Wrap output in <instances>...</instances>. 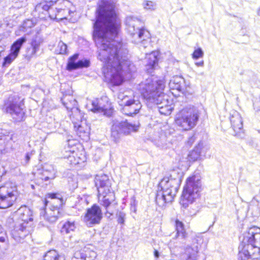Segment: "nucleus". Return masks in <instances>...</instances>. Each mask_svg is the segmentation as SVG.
<instances>
[{
	"mask_svg": "<svg viewBox=\"0 0 260 260\" xmlns=\"http://www.w3.org/2000/svg\"><path fill=\"white\" fill-rule=\"evenodd\" d=\"M94 182L99 193L104 194L111 190V182L108 175L103 173L96 175Z\"/></svg>",
	"mask_w": 260,
	"mask_h": 260,
	"instance_id": "nucleus-18",
	"label": "nucleus"
},
{
	"mask_svg": "<svg viewBox=\"0 0 260 260\" xmlns=\"http://www.w3.org/2000/svg\"><path fill=\"white\" fill-rule=\"evenodd\" d=\"M257 14L258 16H260V8L258 9V10L257 11Z\"/></svg>",
	"mask_w": 260,
	"mask_h": 260,
	"instance_id": "nucleus-54",
	"label": "nucleus"
},
{
	"mask_svg": "<svg viewBox=\"0 0 260 260\" xmlns=\"http://www.w3.org/2000/svg\"><path fill=\"white\" fill-rule=\"evenodd\" d=\"M230 121L234 131L237 132L236 135H238L243 129V121L241 116L238 112H234L231 117Z\"/></svg>",
	"mask_w": 260,
	"mask_h": 260,
	"instance_id": "nucleus-30",
	"label": "nucleus"
},
{
	"mask_svg": "<svg viewBox=\"0 0 260 260\" xmlns=\"http://www.w3.org/2000/svg\"><path fill=\"white\" fill-rule=\"evenodd\" d=\"M202 145V144H199V145L196 147L194 150L189 153L188 155L189 160L196 161L200 158L201 155V149Z\"/></svg>",
	"mask_w": 260,
	"mask_h": 260,
	"instance_id": "nucleus-37",
	"label": "nucleus"
},
{
	"mask_svg": "<svg viewBox=\"0 0 260 260\" xmlns=\"http://www.w3.org/2000/svg\"><path fill=\"white\" fill-rule=\"evenodd\" d=\"M201 190V182L198 177L192 176L188 178L183 188L180 204L184 208H187L189 204L192 203L199 197Z\"/></svg>",
	"mask_w": 260,
	"mask_h": 260,
	"instance_id": "nucleus-7",
	"label": "nucleus"
},
{
	"mask_svg": "<svg viewBox=\"0 0 260 260\" xmlns=\"http://www.w3.org/2000/svg\"><path fill=\"white\" fill-rule=\"evenodd\" d=\"M19 215L18 220L22 222H27L28 224L31 225L33 218L32 217V211L27 207H21L17 211Z\"/></svg>",
	"mask_w": 260,
	"mask_h": 260,
	"instance_id": "nucleus-27",
	"label": "nucleus"
},
{
	"mask_svg": "<svg viewBox=\"0 0 260 260\" xmlns=\"http://www.w3.org/2000/svg\"><path fill=\"white\" fill-rule=\"evenodd\" d=\"M30 226L27 222L18 220L11 231L12 238L16 242H20L29 233Z\"/></svg>",
	"mask_w": 260,
	"mask_h": 260,
	"instance_id": "nucleus-15",
	"label": "nucleus"
},
{
	"mask_svg": "<svg viewBox=\"0 0 260 260\" xmlns=\"http://www.w3.org/2000/svg\"><path fill=\"white\" fill-rule=\"evenodd\" d=\"M78 54H75L70 57L67 66V69L69 71H72L81 68H87L90 65V62L87 59L79 60L76 62L78 58Z\"/></svg>",
	"mask_w": 260,
	"mask_h": 260,
	"instance_id": "nucleus-24",
	"label": "nucleus"
},
{
	"mask_svg": "<svg viewBox=\"0 0 260 260\" xmlns=\"http://www.w3.org/2000/svg\"><path fill=\"white\" fill-rule=\"evenodd\" d=\"M19 192L17 185L12 182H7L0 186V208L12 207L16 202Z\"/></svg>",
	"mask_w": 260,
	"mask_h": 260,
	"instance_id": "nucleus-8",
	"label": "nucleus"
},
{
	"mask_svg": "<svg viewBox=\"0 0 260 260\" xmlns=\"http://www.w3.org/2000/svg\"><path fill=\"white\" fill-rule=\"evenodd\" d=\"M204 72H202L200 74V75H204Z\"/></svg>",
	"mask_w": 260,
	"mask_h": 260,
	"instance_id": "nucleus-55",
	"label": "nucleus"
},
{
	"mask_svg": "<svg viewBox=\"0 0 260 260\" xmlns=\"http://www.w3.org/2000/svg\"><path fill=\"white\" fill-rule=\"evenodd\" d=\"M96 257V252L85 247L79 251H76L71 260H94Z\"/></svg>",
	"mask_w": 260,
	"mask_h": 260,
	"instance_id": "nucleus-23",
	"label": "nucleus"
},
{
	"mask_svg": "<svg viewBox=\"0 0 260 260\" xmlns=\"http://www.w3.org/2000/svg\"><path fill=\"white\" fill-rule=\"evenodd\" d=\"M198 240L195 239V241L191 245H187L181 247L184 250L183 260H199L200 256L199 246Z\"/></svg>",
	"mask_w": 260,
	"mask_h": 260,
	"instance_id": "nucleus-20",
	"label": "nucleus"
},
{
	"mask_svg": "<svg viewBox=\"0 0 260 260\" xmlns=\"http://www.w3.org/2000/svg\"><path fill=\"white\" fill-rule=\"evenodd\" d=\"M117 222L121 225H124L126 219V214L123 211H118L116 213Z\"/></svg>",
	"mask_w": 260,
	"mask_h": 260,
	"instance_id": "nucleus-41",
	"label": "nucleus"
},
{
	"mask_svg": "<svg viewBox=\"0 0 260 260\" xmlns=\"http://www.w3.org/2000/svg\"><path fill=\"white\" fill-rule=\"evenodd\" d=\"M99 194L100 196L99 197L100 204L105 208L106 215L109 217L114 213V210L111 209L112 206H113V202L114 201V192L110 190L109 192Z\"/></svg>",
	"mask_w": 260,
	"mask_h": 260,
	"instance_id": "nucleus-19",
	"label": "nucleus"
},
{
	"mask_svg": "<svg viewBox=\"0 0 260 260\" xmlns=\"http://www.w3.org/2000/svg\"><path fill=\"white\" fill-rule=\"evenodd\" d=\"M154 255L156 258H158L159 255V252L157 250H155L154 251Z\"/></svg>",
	"mask_w": 260,
	"mask_h": 260,
	"instance_id": "nucleus-51",
	"label": "nucleus"
},
{
	"mask_svg": "<svg viewBox=\"0 0 260 260\" xmlns=\"http://www.w3.org/2000/svg\"><path fill=\"white\" fill-rule=\"evenodd\" d=\"M156 144H157V146H158L159 147H164L166 146L165 143L161 142V143H157Z\"/></svg>",
	"mask_w": 260,
	"mask_h": 260,
	"instance_id": "nucleus-52",
	"label": "nucleus"
},
{
	"mask_svg": "<svg viewBox=\"0 0 260 260\" xmlns=\"http://www.w3.org/2000/svg\"><path fill=\"white\" fill-rule=\"evenodd\" d=\"M143 6L144 8L147 10H154L156 7V4L152 1H144Z\"/></svg>",
	"mask_w": 260,
	"mask_h": 260,
	"instance_id": "nucleus-42",
	"label": "nucleus"
},
{
	"mask_svg": "<svg viewBox=\"0 0 260 260\" xmlns=\"http://www.w3.org/2000/svg\"><path fill=\"white\" fill-rule=\"evenodd\" d=\"M7 239V238L6 235L0 236V242H2V243L6 242Z\"/></svg>",
	"mask_w": 260,
	"mask_h": 260,
	"instance_id": "nucleus-49",
	"label": "nucleus"
},
{
	"mask_svg": "<svg viewBox=\"0 0 260 260\" xmlns=\"http://www.w3.org/2000/svg\"><path fill=\"white\" fill-rule=\"evenodd\" d=\"M180 184L179 179L171 176L165 177L161 180L155 197L156 204L163 207L166 203L172 202L177 193Z\"/></svg>",
	"mask_w": 260,
	"mask_h": 260,
	"instance_id": "nucleus-4",
	"label": "nucleus"
},
{
	"mask_svg": "<svg viewBox=\"0 0 260 260\" xmlns=\"http://www.w3.org/2000/svg\"><path fill=\"white\" fill-rule=\"evenodd\" d=\"M53 1L40 3L36 5L35 12L38 13V17L43 18L45 17L42 15L48 14L49 16V12L53 5Z\"/></svg>",
	"mask_w": 260,
	"mask_h": 260,
	"instance_id": "nucleus-28",
	"label": "nucleus"
},
{
	"mask_svg": "<svg viewBox=\"0 0 260 260\" xmlns=\"http://www.w3.org/2000/svg\"><path fill=\"white\" fill-rule=\"evenodd\" d=\"M76 229L74 221H67L62 226L60 232L62 234H67L74 231Z\"/></svg>",
	"mask_w": 260,
	"mask_h": 260,
	"instance_id": "nucleus-34",
	"label": "nucleus"
},
{
	"mask_svg": "<svg viewBox=\"0 0 260 260\" xmlns=\"http://www.w3.org/2000/svg\"><path fill=\"white\" fill-rule=\"evenodd\" d=\"M238 260H259L260 228H250L239 246Z\"/></svg>",
	"mask_w": 260,
	"mask_h": 260,
	"instance_id": "nucleus-3",
	"label": "nucleus"
},
{
	"mask_svg": "<svg viewBox=\"0 0 260 260\" xmlns=\"http://www.w3.org/2000/svg\"><path fill=\"white\" fill-rule=\"evenodd\" d=\"M117 102L122 108L123 114L132 116L137 114L142 107V104L138 98L133 95H127L126 93H119Z\"/></svg>",
	"mask_w": 260,
	"mask_h": 260,
	"instance_id": "nucleus-9",
	"label": "nucleus"
},
{
	"mask_svg": "<svg viewBox=\"0 0 260 260\" xmlns=\"http://www.w3.org/2000/svg\"><path fill=\"white\" fill-rule=\"evenodd\" d=\"M26 38L23 36L15 41L11 46L10 53L4 58L3 66L11 63L18 56L22 45L26 42Z\"/></svg>",
	"mask_w": 260,
	"mask_h": 260,
	"instance_id": "nucleus-17",
	"label": "nucleus"
},
{
	"mask_svg": "<svg viewBox=\"0 0 260 260\" xmlns=\"http://www.w3.org/2000/svg\"><path fill=\"white\" fill-rule=\"evenodd\" d=\"M43 42L42 38L39 35L34 36L30 42V45L32 49L30 52L28 53V55L30 57H32L38 52L40 49V46Z\"/></svg>",
	"mask_w": 260,
	"mask_h": 260,
	"instance_id": "nucleus-32",
	"label": "nucleus"
},
{
	"mask_svg": "<svg viewBox=\"0 0 260 260\" xmlns=\"http://www.w3.org/2000/svg\"><path fill=\"white\" fill-rule=\"evenodd\" d=\"M70 10L60 8V10H54V7L52 6L49 12V17L51 19L56 20L58 21L64 19H67Z\"/></svg>",
	"mask_w": 260,
	"mask_h": 260,
	"instance_id": "nucleus-26",
	"label": "nucleus"
},
{
	"mask_svg": "<svg viewBox=\"0 0 260 260\" xmlns=\"http://www.w3.org/2000/svg\"><path fill=\"white\" fill-rule=\"evenodd\" d=\"M31 187L32 188H34V186L33 185H31Z\"/></svg>",
	"mask_w": 260,
	"mask_h": 260,
	"instance_id": "nucleus-56",
	"label": "nucleus"
},
{
	"mask_svg": "<svg viewBox=\"0 0 260 260\" xmlns=\"http://www.w3.org/2000/svg\"><path fill=\"white\" fill-rule=\"evenodd\" d=\"M126 29L128 33L134 38L135 43H139L145 40L148 38L149 34L143 27L142 22L138 18L128 16L125 20Z\"/></svg>",
	"mask_w": 260,
	"mask_h": 260,
	"instance_id": "nucleus-10",
	"label": "nucleus"
},
{
	"mask_svg": "<svg viewBox=\"0 0 260 260\" xmlns=\"http://www.w3.org/2000/svg\"><path fill=\"white\" fill-rule=\"evenodd\" d=\"M204 52L201 48H198L194 50L192 54V57L194 59H198L202 58L204 56Z\"/></svg>",
	"mask_w": 260,
	"mask_h": 260,
	"instance_id": "nucleus-43",
	"label": "nucleus"
},
{
	"mask_svg": "<svg viewBox=\"0 0 260 260\" xmlns=\"http://www.w3.org/2000/svg\"><path fill=\"white\" fill-rule=\"evenodd\" d=\"M87 205L86 199L85 198H81L78 199V202H76L75 206L77 208L80 209V207L81 208H84Z\"/></svg>",
	"mask_w": 260,
	"mask_h": 260,
	"instance_id": "nucleus-44",
	"label": "nucleus"
},
{
	"mask_svg": "<svg viewBox=\"0 0 260 260\" xmlns=\"http://www.w3.org/2000/svg\"><path fill=\"white\" fill-rule=\"evenodd\" d=\"M34 25L35 23L32 20L26 19L23 21L22 24L20 26L19 29L20 31L25 32L27 31L28 29L34 27Z\"/></svg>",
	"mask_w": 260,
	"mask_h": 260,
	"instance_id": "nucleus-38",
	"label": "nucleus"
},
{
	"mask_svg": "<svg viewBox=\"0 0 260 260\" xmlns=\"http://www.w3.org/2000/svg\"><path fill=\"white\" fill-rule=\"evenodd\" d=\"M71 120L74 124V130L78 136L83 140H87L89 137L90 128L86 124V121L82 120V115L81 114V118L73 116L71 117Z\"/></svg>",
	"mask_w": 260,
	"mask_h": 260,
	"instance_id": "nucleus-16",
	"label": "nucleus"
},
{
	"mask_svg": "<svg viewBox=\"0 0 260 260\" xmlns=\"http://www.w3.org/2000/svg\"><path fill=\"white\" fill-rule=\"evenodd\" d=\"M201 110L193 106H188L181 110L176 116V124L183 130L188 131L197 124Z\"/></svg>",
	"mask_w": 260,
	"mask_h": 260,
	"instance_id": "nucleus-6",
	"label": "nucleus"
},
{
	"mask_svg": "<svg viewBox=\"0 0 260 260\" xmlns=\"http://www.w3.org/2000/svg\"><path fill=\"white\" fill-rule=\"evenodd\" d=\"M7 140H4L7 141V143L6 144V148L2 149L0 148V154L5 153L6 151H8L9 150L12 148V142H14L16 140V137L14 134H12L11 136H8L7 138Z\"/></svg>",
	"mask_w": 260,
	"mask_h": 260,
	"instance_id": "nucleus-36",
	"label": "nucleus"
},
{
	"mask_svg": "<svg viewBox=\"0 0 260 260\" xmlns=\"http://www.w3.org/2000/svg\"><path fill=\"white\" fill-rule=\"evenodd\" d=\"M32 152H28L26 154L25 157V162L24 163V165H26L28 163L30 158V156L32 155Z\"/></svg>",
	"mask_w": 260,
	"mask_h": 260,
	"instance_id": "nucleus-45",
	"label": "nucleus"
},
{
	"mask_svg": "<svg viewBox=\"0 0 260 260\" xmlns=\"http://www.w3.org/2000/svg\"><path fill=\"white\" fill-rule=\"evenodd\" d=\"M176 231L175 238L170 242V248L182 247L185 243V239L187 237V233L184 229V224L178 220H176Z\"/></svg>",
	"mask_w": 260,
	"mask_h": 260,
	"instance_id": "nucleus-13",
	"label": "nucleus"
},
{
	"mask_svg": "<svg viewBox=\"0 0 260 260\" xmlns=\"http://www.w3.org/2000/svg\"><path fill=\"white\" fill-rule=\"evenodd\" d=\"M44 260H66L64 256L59 254L55 250L47 251L44 256Z\"/></svg>",
	"mask_w": 260,
	"mask_h": 260,
	"instance_id": "nucleus-33",
	"label": "nucleus"
},
{
	"mask_svg": "<svg viewBox=\"0 0 260 260\" xmlns=\"http://www.w3.org/2000/svg\"><path fill=\"white\" fill-rule=\"evenodd\" d=\"M67 46L62 41H60L56 49V52L58 54H64L67 53Z\"/></svg>",
	"mask_w": 260,
	"mask_h": 260,
	"instance_id": "nucleus-40",
	"label": "nucleus"
},
{
	"mask_svg": "<svg viewBox=\"0 0 260 260\" xmlns=\"http://www.w3.org/2000/svg\"><path fill=\"white\" fill-rule=\"evenodd\" d=\"M158 140H161L165 142L166 141V140H167L166 137L165 136H161V137H159Z\"/></svg>",
	"mask_w": 260,
	"mask_h": 260,
	"instance_id": "nucleus-53",
	"label": "nucleus"
},
{
	"mask_svg": "<svg viewBox=\"0 0 260 260\" xmlns=\"http://www.w3.org/2000/svg\"><path fill=\"white\" fill-rule=\"evenodd\" d=\"M101 3L96 11L93 38L99 49L98 59L104 63L105 77L119 85L123 81V71H131L128 50L121 42L115 40L119 26L115 4L111 0H102Z\"/></svg>",
	"mask_w": 260,
	"mask_h": 260,
	"instance_id": "nucleus-1",
	"label": "nucleus"
},
{
	"mask_svg": "<svg viewBox=\"0 0 260 260\" xmlns=\"http://www.w3.org/2000/svg\"><path fill=\"white\" fill-rule=\"evenodd\" d=\"M184 79L181 76H174L170 80L169 86L171 90L182 92L185 89Z\"/></svg>",
	"mask_w": 260,
	"mask_h": 260,
	"instance_id": "nucleus-29",
	"label": "nucleus"
},
{
	"mask_svg": "<svg viewBox=\"0 0 260 260\" xmlns=\"http://www.w3.org/2000/svg\"><path fill=\"white\" fill-rule=\"evenodd\" d=\"M62 104L69 111L73 113L71 117L73 116L81 118V113L79 109L77 107V102L72 95H64L61 99Z\"/></svg>",
	"mask_w": 260,
	"mask_h": 260,
	"instance_id": "nucleus-22",
	"label": "nucleus"
},
{
	"mask_svg": "<svg viewBox=\"0 0 260 260\" xmlns=\"http://www.w3.org/2000/svg\"><path fill=\"white\" fill-rule=\"evenodd\" d=\"M5 112L8 114L14 122H20L25 120V112L23 100L15 98L5 104L4 108Z\"/></svg>",
	"mask_w": 260,
	"mask_h": 260,
	"instance_id": "nucleus-11",
	"label": "nucleus"
},
{
	"mask_svg": "<svg viewBox=\"0 0 260 260\" xmlns=\"http://www.w3.org/2000/svg\"><path fill=\"white\" fill-rule=\"evenodd\" d=\"M165 87L164 79L158 80L155 77H150L139 84V90L148 105H158L159 113L162 115H168L172 112L171 106L167 105L160 106L164 102L166 103L164 93Z\"/></svg>",
	"mask_w": 260,
	"mask_h": 260,
	"instance_id": "nucleus-2",
	"label": "nucleus"
},
{
	"mask_svg": "<svg viewBox=\"0 0 260 260\" xmlns=\"http://www.w3.org/2000/svg\"><path fill=\"white\" fill-rule=\"evenodd\" d=\"M77 141L74 140H69L68 141V145L69 147L75 146L77 144Z\"/></svg>",
	"mask_w": 260,
	"mask_h": 260,
	"instance_id": "nucleus-46",
	"label": "nucleus"
},
{
	"mask_svg": "<svg viewBox=\"0 0 260 260\" xmlns=\"http://www.w3.org/2000/svg\"><path fill=\"white\" fill-rule=\"evenodd\" d=\"M111 109V104L107 96H103L91 102V111L93 112H105Z\"/></svg>",
	"mask_w": 260,
	"mask_h": 260,
	"instance_id": "nucleus-21",
	"label": "nucleus"
},
{
	"mask_svg": "<svg viewBox=\"0 0 260 260\" xmlns=\"http://www.w3.org/2000/svg\"><path fill=\"white\" fill-rule=\"evenodd\" d=\"M131 210L134 211L135 212L136 211V205L135 204V201H134V204H131Z\"/></svg>",
	"mask_w": 260,
	"mask_h": 260,
	"instance_id": "nucleus-50",
	"label": "nucleus"
},
{
	"mask_svg": "<svg viewBox=\"0 0 260 260\" xmlns=\"http://www.w3.org/2000/svg\"><path fill=\"white\" fill-rule=\"evenodd\" d=\"M63 202L61 196L56 193H48L46 196L44 205L46 207L49 204L48 209L42 210L41 217L50 223L55 222L62 215V209L60 208Z\"/></svg>",
	"mask_w": 260,
	"mask_h": 260,
	"instance_id": "nucleus-5",
	"label": "nucleus"
},
{
	"mask_svg": "<svg viewBox=\"0 0 260 260\" xmlns=\"http://www.w3.org/2000/svg\"><path fill=\"white\" fill-rule=\"evenodd\" d=\"M69 151V154L66 155L64 157L67 158L68 162L71 165H76L84 161L85 158L84 155L81 154L80 156H78L77 153L74 149Z\"/></svg>",
	"mask_w": 260,
	"mask_h": 260,
	"instance_id": "nucleus-31",
	"label": "nucleus"
},
{
	"mask_svg": "<svg viewBox=\"0 0 260 260\" xmlns=\"http://www.w3.org/2000/svg\"><path fill=\"white\" fill-rule=\"evenodd\" d=\"M53 2L54 10H60V8L69 9L68 7L70 5V2L68 0H56Z\"/></svg>",
	"mask_w": 260,
	"mask_h": 260,
	"instance_id": "nucleus-35",
	"label": "nucleus"
},
{
	"mask_svg": "<svg viewBox=\"0 0 260 260\" xmlns=\"http://www.w3.org/2000/svg\"><path fill=\"white\" fill-rule=\"evenodd\" d=\"M194 140H195V137L194 136H193L189 139V140L188 141V144L189 145H191L193 143Z\"/></svg>",
	"mask_w": 260,
	"mask_h": 260,
	"instance_id": "nucleus-48",
	"label": "nucleus"
},
{
	"mask_svg": "<svg viewBox=\"0 0 260 260\" xmlns=\"http://www.w3.org/2000/svg\"><path fill=\"white\" fill-rule=\"evenodd\" d=\"M103 217L101 208L96 204H94L87 210L86 213L84 217V221L89 226L94 224H99Z\"/></svg>",
	"mask_w": 260,
	"mask_h": 260,
	"instance_id": "nucleus-14",
	"label": "nucleus"
},
{
	"mask_svg": "<svg viewBox=\"0 0 260 260\" xmlns=\"http://www.w3.org/2000/svg\"><path fill=\"white\" fill-rule=\"evenodd\" d=\"M138 125L132 124L127 121H115L111 127V137L112 140L117 143L124 135L130 134L132 132L138 131Z\"/></svg>",
	"mask_w": 260,
	"mask_h": 260,
	"instance_id": "nucleus-12",
	"label": "nucleus"
},
{
	"mask_svg": "<svg viewBox=\"0 0 260 260\" xmlns=\"http://www.w3.org/2000/svg\"><path fill=\"white\" fill-rule=\"evenodd\" d=\"M195 64L197 67H203L204 66V60H201V61H199V62H195Z\"/></svg>",
	"mask_w": 260,
	"mask_h": 260,
	"instance_id": "nucleus-47",
	"label": "nucleus"
},
{
	"mask_svg": "<svg viewBox=\"0 0 260 260\" xmlns=\"http://www.w3.org/2000/svg\"><path fill=\"white\" fill-rule=\"evenodd\" d=\"M157 54V52H153L150 54H149V61L148 63V65L152 68H154L158 62V58L156 56Z\"/></svg>",
	"mask_w": 260,
	"mask_h": 260,
	"instance_id": "nucleus-39",
	"label": "nucleus"
},
{
	"mask_svg": "<svg viewBox=\"0 0 260 260\" xmlns=\"http://www.w3.org/2000/svg\"><path fill=\"white\" fill-rule=\"evenodd\" d=\"M56 170L52 165H46L39 173V178L45 181L54 179L56 176Z\"/></svg>",
	"mask_w": 260,
	"mask_h": 260,
	"instance_id": "nucleus-25",
	"label": "nucleus"
}]
</instances>
